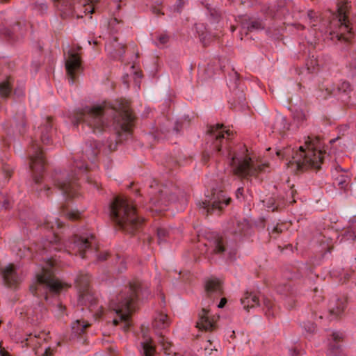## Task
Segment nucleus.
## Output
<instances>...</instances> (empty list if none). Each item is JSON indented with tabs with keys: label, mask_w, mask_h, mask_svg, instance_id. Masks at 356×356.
<instances>
[{
	"label": "nucleus",
	"mask_w": 356,
	"mask_h": 356,
	"mask_svg": "<svg viewBox=\"0 0 356 356\" xmlns=\"http://www.w3.org/2000/svg\"><path fill=\"white\" fill-rule=\"evenodd\" d=\"M264 305H266V307H268V311L266 312V315H270V311H269V309H270V308H272V307H273V303L270 302V300H266V299L264 300Z\"/></svg>",
	"instance_id": "nucleus-57"
},
{
	"label": "nucleus",
	"mask_w": 356,
	"mask_h": 356,
	"mask_svg": "<svg viewBox=\"0 0 356 356\" xmlns=\"http://www.w3.org/2000/svg\"><path fill=\"white\" fill-rule=\"evenodd\" d=\"M231 201V197H227L224 191L213 190L209 199L200 202L199 206L207 215L216 211L220 213L224 207L229 205Z\"/></svg>",
	"instance_id": "nucleus-9"
},
{
	"label": "nucleus",
	"mask_w": 356,
	"mask_h": 356,
	"mask_svg": "<svg viewBox=\"0 0 356 356\" xmlns=\"http://www.w3.org/2000/svg\"><path fill=\"white\" fill-rule=\"evenodd\" d=\"M142 355L143 356H154L156 353V348L152 343V339H147L145 341L141 342Z\"/></svg>",
	"instance_id": "nucleus-30"
},
{
	"label": "nucleus",
	"mask_w": 356,
	"mask_h": 356,
	"mask_svg": "<svg viewBox=\"0 0 356 356\" xmlns=\"http://www.w3.org/2000/svg\"><path fill=\"white\" fill-rule=\"evenodd\" d=\"M205 7L209 11L211 20L213 22H218L220 19V13L216 8H211L209 4H207Z\"/></svg>",
	"instance_id": "nucleus-37"
},
{
	"label": "nucleus",
	"mask_w": 356,
	"mask_h": 356,
	"mask_svg": "<svg viewBox=\"0 0 356 356\" xmlns=\"http://www.w3.org/2000/svg\"><path fill=\"white\" fill-rule=\"evenodd\" d=\"M268 230L269 231V234L270 236L273 237L274 238H277L278 236L283 232V229L281 228L279 224L274 227L271 231L269 230V228H268Z\"/></svg>",
	"instance_id": "nucleus-44"
},
{
	"label": "nucleus",
	"mask_w": 356,
	"mask_h": 356,
	"mask_svg": "<svg viewBox=\"0 0 356 356\" xmlns=\"http://www.w3.org/2000/svg\"><path fill=\"white\" fill-rule=\"evenodd\" d=\"M29 154L33 181L35 184H39L42 180L46 161L44 152L36 140L32 141Z\"/></svg>",
	"instance_id": "nucleus-8"
},
{
	"label": "nucleus",
	"mask_w": 356,
	"mask_h": 356,
	"mask_svg": "<svg viewBox=\"0 0 356 356\" xmlns=\"http://www.w3.org/2000/svg\"><path fill=\"white\" fill-rule=\"evenodd\" d=\"M109 255L107 253L101 254L98 256V259L100 261H106L108 258Z\"/></svg>",
	"instance_id": "nucleus-61"
},
{
	"label": "nucleus",
	"mask_w": 356,
	"mask_h": 356,
	"mask_svg": "<svg viewBox=\"0 0 356 356\" xmlns=\"http://www.w3.org/2000/svg\"><path fill=\"white\" fill-rule=\"evenodd\" d=\"M1 200H3L2 202V207L7 209L9 207L10 202L7 198H5L4 196L1 194L0 195V203L1 202Z\"/></svg>",
	"instance_id": "nucleus-53"
},
{
	"label": "nucleus",
	"mask_w": 356,
	"mask_h": 356,
	"mask_svg": "<svg viewBox=\"0 0 356 356\" xmlns=\"http://www.w3.org/2000/svg\"><path fill=\"white\" fill-rule=\"evenodd\" d=\"M307 18L309 19V22L311 26H315L316 24H314V22L316 21L317 19L316 13L312 10H309L307 12Z\"/></svg>",
	"instance_id": "nucleus-46"
},
{
	"label": "nucleus",
	"mask_w": 356,
	"mask_h": 356,
	"mask_svg": "<svg viewBox=\"0 0 356 356\" xmlns=\"http://www.w3.org/2000/svg\"><path fill=\"white\" fill-rule=\"evenodd\" d=\"M349 177L347 175H341L336 178V181L341 189L346 190L348 183Z\"/></svg>",
	"instance_id": "nucleus-38"
},
{
	"label": "nucleus",
	"mask_w": 356,
	"mask_h": 356,
	"mask_svg": "<svg viewBox=\"0 0 356 356\" xmlns=\"http://www.w3.org/2000/svg\"><path fill=\"white\" fill-rule=\"evenodd\" d=\"M36 134H39L41 142L44 145L52 143V118L47 117L44 122L38 127Z\"/></svg>",
	"instance_id": "nucleus-16"
},
{
	"label": "nucleus",
	"mask_w": 356,
	"mask_h": 356,
	"mask_svg": "<svg viewBox=\"0 0 356 356\" xmlns=\"http://www.w3.org/2000/svg\"><path fill=\"white\" fill-rule=\"evenodd\" d=\"M117 262L119 263L118 270L122 272L127 269V262L125 258L120 255H116Z\"/></svg>",
	"instance_id": "nucleus-42"
},
{
	"label": "nucleus",
	"mask_w": 356,
	"mask_h": 356,
	"mask_svg": "<svg viewBox=\"0 0 356 356\" xmlns=\"http://www.w3.org/2000/svg\"><path fill=\"white\" fill-rule=\"evenodd\" d=\"M303 327L305 330V331L308 333L313 334L315 332L316 330V326L315 323L312 322H305L303 325Z\"/></svg>",
	"instance_id": "nucleus-45"
},
{
	"label": "nucleus",
	"mask_w": 356,
	"mask_h": 356,
	"mask_svg": "<svg viewBox=\"0 0 356 356\" xmlns=\"http://www.w3.org/2000/svg\"><path fill=\"white\" fill-rule=\"evenodd\" d=\"M337 40H339V41H345V42H348L349 40V38L350 37L349 36H346L344 35V33L342 32L339 34H337Z\"/></svg>",
	"instance_id": "nucleus-55"
},
{
	"label": "nucleus",
	"mask_w": 356,
	"mask_h": 356,
	"mask_svg": "<svg viewBox=\"0 0 356 356\" xmlns=\"http://www.w3.org/2000/svg\"><path fill=\"white\" fill-rule=\"evenodd\" d=\"M159 343L162 346L164 353L168 355L173 356L175 352L173 349V346L171 342L168 341L163 336H161Z\"/></svg>",
	"instance_id": "nucleus-32"
},
{
	"label": "nucleus",
	"mask_w": 356,
	"mask_h": 356,
	"mask_svg": "<svg viewBox=\"0 0 356 356\" xmlns=\"http://www.w3.org/2000/svg\"><path fill=\"white\" fill-rule=\"evenodd\" d=\"M157 39L161 44H165L170 40V35L167 33L164 32L159 34Z\"/></svg>",
	"instance_id": "nucleus-48"
},
{
	"label": "nucleus",
	"mask_w": 356,
	"mask_h": 356,
	"mask_svg": "<svg viewBox=\"0 0 356 356\" xmlns=\"http://www.w3.org/2000/svg\"><path fill=\"white\" fill-rule=\"evenodd\" d=\"M291 152V149L290 148H287L286 149H284V150H277L276 152V154L278 156H285L287 154H289Z\"/></svg>",
	"instance_id": "nucleus-54"
},
{
	"label": "nucleus",
	"mask_w": 356,
	"mask_h": 356,
	"mask_svg": "<svg viewBox=\"0 0 356 356\" xmlns=\"http://www.w3.org/2000/svg\"><path fill=\"white\" fill-rule=\"evenodd\" d=\"M152 11L156 16H160V15H164V13L161 12L160 8H156L155 6L152 8Z\"/></svg>",
	"instance_id": "nucleus-58"
},
{
	"label": "nucleus",
	"mask_w": 356,
	"mask_h": 356,
	"mask_svg": "<svg viewBox=\"0 0 356 356\" xmlns=\"http://www.w3.org/2000/svg\"><path fill=\"white\" fill-rule=\"evenodd\" d=\"M140 287L138 281L130 282L129 286L125 288L116 297V300H112L111 307L119 316V319H113V323L117 325L120 322L123 323L122 330L127 332L130 327V314L134 310V304L138 298V292Z\"/></svg>",
	"instance_id": "nucleus-5"
},
{
	"label": "nucleus",
	"mask_w": 356,
	"mask_h": 356,
	"mask_svg": "<svg viewBox=\"0 0 356 356\" xmlns=\"http://www.w3.org/2000/svg\"><path fill=\"white\" fill-rule=\"evenodd\" d=\"M51 354V349L50 348H48L45 350V352L42 355V356H50Z\"/></svg>",
	"instance_id": "nucleus-64"
},
{
	"label": "nucleus",
	"mask_w": 356,
	"mask_h": 356,
	"mask_svg": "<svg viewBox=\"0 0 356 356\" xmlns=\"http://www.w3.org/2000/svg\"><path fill=\"white\" fill-rule=\"evenodd\" d=\"M110 217L120 229L130 234H134L143 221L137 216L135 207L119 197L110 204Z\"/></svg>",
	"instance_id": "nucleus-4"
},
{
	"label": "nucleus",
	"mask_w": 356,
	"mask_h": 356,
	"mask_svg": "<svg viewBox=\"0 0 356 356\" xmlns=\"http://www.w3.org/2000/svg\"><path fill=\"white\" fill-rule=\"evenodd\" d=\"M320 140V136H308L305 141L307 149L300 146L298 150L293 151L291 159L286 163L287 168L295 174L302 173L309 169L319 170L325 154L316 148Z\"/></svg>",
	"instance_id": "nucleus-3"
},
{
	"label": "nucleus",
	"mask_w": 356,
	"mask_h": 356,
	"mask_svg": "<svg viewBox=\"0 0 356 356\" xmlns=\"http://www.w3.org/2000/svg\"><path fill=\"white\" fill-rule=\"evenodd\" d=\"M109 113H113L115 129L117 134V142H122L132 135L136 116L127 102L121 101L118 109L106 104L92 107L86 106L74 113V125L85 122L93 129V131L102 132L107 122L104 118Z\"/></svg>",
	"instance_id": "nucleus-1"
},
{
	"label": "nucleus",
	"mask_w": 356,
	"mask_h": 356,
	"mask_svg": "<svg viewBox=\"0 0 356 356\" xmlns=\"http://www.w3.org/2000/svg\"><path fill=\"white\" fill-rule=\"evenodd\" d=\"M168 234V231L164 228H159L157 229V236H158L159 243L161 241H163L165 239V238L167 236Z\"/></svg>",
	"instance_id": "nucleus-49"
},
{
	"label": "nucleus",
	"mask_w": 356,
	"mask_h": 356,
	"mask_svg": "<svg viewBox=\"0 0 356 356\" xmlns=\"http://www.w3.org/2000/svg\"><path fill=\"white\" fill-rule=\"evenodd\" d=\"M86 1L90 4V10L89 11L90 13H94L95 6L98 3L99 0H86Z\"/></svg>",
	"instance_id": "nucleus-52"
},
{
	"label": "nucleus",
	"mask_w": 356,
	"mask_h": 356,
	"mask_svg": "<svg viewBox=\"0 0 356 356\" xmlns=\"http://www.w3.org/2000/svg\"><path fill=\"white\" fill-rule=\"evenodd\" d=\"M126 47V44L119 42L118 38L115 37L106 44V51L112 58L122 60Z\"/></svg>",
	"instance_id": "nucleus-14"
},
{
	"label": "nucleus",
	"mask_w": 356,
	"mask_h": 356,
	"mask_svg": "<svg viewBox=\"0 0 356 356\" xmlns=\"http://www.w3.org/2000/svg\"><path fill=\"white\" fill-rule=\"evenodd\" d=\"M90 324L83 321L76 320L72 324V333L76 336H81L86 332V328L89 327Z\"/></svg>",
	"instance_id": "nucleus-27"
},
{
	"label": "nucleus",
	"mask_w": 356,
	"mask_h": 356,
	"mask_svg": "<svg viewBox=\"0 0 356 356\" xmlns=\"http://www.w3.org/2000/svg\"><path fill=\"white\" fill-rule=\"evenodd\" d=\"M346 307V300L343 299H336L330 302L329 308V317L330 320L337 319L344 312Z\"/></svg>",
	"instance_id": "nucleus-19"
},
{
	"label": "nucleus",
	"mask_w": 356,
	"mask_h": 356,
	"mask_svg": "<svg viewBox=\"0 0 356 356\" xmlns=\"http://www.w3.org/2000/svg\"><path fill=\"white\" fill-rule=\"evenodd\" d=\"M250 229V225L248 222L243 219L237 222V228L234 231L235 234H244Z\"/></svg>",
	"instance_id": "nucleus-35"
},
{
	"label": "nucleus",
	"mask_w": 356,
	"mask_h": 356,
	"mask_svg": "<svg viewBox=\"0 0 356 356\" xmlns=\"http://www.w3.org/2000/svg\"><path fill=\"white\" fill-rule=\"evenodd\" d=\"M1 356H10L9 353L3 348L0 350Z\"/></svg>",
	"instance_id": "nucleus-63"
},
{
	"label": "nucleus",
	"mask_w": 356,
	"mask_h": 356,
	"mask_svg": "<svg viewBox=\"0 0 356 356\" xmlns=\"http://www.w3.org/2000/svg\"><path fill=\"white\" fill-rule=\"evenodd\" d=\"M54 221H51L49 219H47L44 225V227L47 229H54L55 225L58 228L62 227L58 219L54 218Z\"/></svg>",
	"instance_id": "nucleus-41"
},
{
	"label": "nucleus",
	"mask_w": 356,
	"mask_h": 356,
	"mask_svg": "<svg viewBox=\"0 0 356 356\" xmlns=\"http://www.w3.org/2000/svg\"><path fill=\"white\" fill-rule=\"evenodd\" d=\"M351 6L348 0H337V13L339 22L341 24L340 30L346 31L349 35L351 34L353 27L348 19V13Z\"/></svg>",
	"instance_id": "nucleus-12"
},
{
	"label": "nucleus",
	"mask_w": 356,
	"mask_h": 356,
	"mask_svg": "<svg viewBox=\"0 0 356 356\" xmlns=\"http://www.w3.org/2000/svg\"><path fill=\"white\" fill-rule=\"evenodd\" d=\"M67 218L71 220H76L81 218V213L78 211H70L65 213Z\"/></svg>",
	"instance_id": "nucleus-43"
},
{
	"label": "nucleus",
	"mask_w": 356,
	"mask_h": 356,
	"mask_svg": "<svg viewBox=\"0 0 356 356\" xmlns=\"http://www.w3.org/2000/svg\"><path fill=\"white\" fill-rule=\"evenodd\" d=\"M320 97L327 99L330 96H336V89L332 84H321L319 86Z\"/></svg>",
	"instance_id": "nucleus-29"
},
{
	"label": "nucleus",
	"mask_w": 356,
	"mask_h": 356,
	"mask_svg": "<svg viewBox=\"0 0 356 356\" xmlns=\"http://www.w3.org/2000/svg\"><path fill=\"white\" fill-rule=\"evenodd\" d=\"M70 285L63 283L56 279L51 270L43 268L40 273L36 275L35 286H31L30 290L35 296H40V291H44V298L47 300V291L53 294H59L65 287Z\"/></svg>",
	"instance_id": "nucleus-7"
},
{
	"label": "nucleus",
	"mask_w": 356,
	"mask_h": 356,
	"mask_svg": "<svg viewBox=\"0 0 356 356\" xmlns=\"http://www.w3.org/2000/svg\"><path fill=\"white\" fill-rule=\"evenodd\" d=\"M168 188L165 186H163L162 188H159L158 193H159V200L161 202H170V201H175L176 198L170 195L168 191Z\"/></svg>",
	"instance_id": "nucleus-33"
},
{
	"label": "nucleus",
	"mask_w": 356,
	"mask_h": 356,
	"mask_svg": "<svg viewBox=\"0 0 356 356\" xmlns=\"http://www.w3.org/2000/svg\"><path fill=\"white\" fill-rule=\"evenodd\" d=\"M207 143L209 145V150L222 155L225 148L227 152V156L231 158L230 165L234 175L245 178L256 176L259 172L264 170L265 165H255L252 159L245 156L232 155L231 150L227 147L228 137L232 135L229 129H227L223 124L218 123L211 125L207 130Z\"/></svg>",
	"instance_id": "nucleus-2"
},
{
	"label": "nucleus",
	"mask_w": 356,
	"mask_h": 356,
	"mask_svg": "<svg viewBox=\"0 0 356 356\" xmlns=\"http://www.w3.org/2000/svg\"><path fill=\"white\" fill-rule=\"evenodd\" d=\"M181 127V126L178 122L165 120L163 124L161 126L160 129L162 133L175 132L178 134Z\"/></svg>",
	"instance_id": "nucleus-28"
},
{
	"label": "nucleus",
	"mask_w": 356,
	"mask_h": 356,
	"mask_svg": "<svg viewBox=\"0 0 356 356\" xmlns=\"http://www.w3.org/2000/svg\"><path fill=\"white\" fill-rule=\"evenodd\" d=\"M244 189L243 188L241 187L238 188L236 191V198H239L241 196H243V195Z\"/></svg>",
	"instance_id": "nucleus-59"
},
{
	"label": "nucleus",
	"mask_w": 356,
	"mask_h": 356,
	"mask_svg": "<svg viewBox=\"0 0 356 356\" xmlns=\"http://www.w3.org/2000/svg\"><path fill=\"white\" fill-rule=\"evenodd\" d=\"M289 124L286 122V118L281 115L275 117L271 129L273 133H277L280 135L284 134L286 131L289 129Z\"/></svg>",
	"instance_id": "nucleus-21"
},
{
	"label": "nucleus",
	"mask_w": 356,
	"mask_h": 356,
	"mask_svg": "<svg viewBox=\"0 0 356 356\" xmlns=\"http://www.w3.org/2000/svg\"><path fill=\"white\" fill-rule=\"evenodd\" d=\"M13 79L10 76L0 83V99H7L13 92Z\"/></svg>",
	"instance_id": "nucleus-25"
},
{
	"label": "nucleus",
	"mask_w": 356,
	"mask_h": 356,
	"mask_svg": "<svg viewBox=\"0 0 356 356\" xmlns=\"http://www.w3.org/2000/svg\"><path fill=\"white\" fill-rule=\"evenodd\" d=\"M226 250L225 243L222 237H218L214 241L213 253L222 254Z\"/></svg>",
	"instance_id": "nucleus-34"
},
{
	"label": "nucleus",
	"mask_w": 356,
	"mask_h": 356,
	"mask_svg": "<svg viewBox=\"0 0 356 356\" xmlns=\"http://www.w3.org/2000/svg\"><path fill=\"white\" fill-rule=\"evenodd\" d=\"M241 302L243 306L244 309L249 311L250 308L254 307L259 305V300L257 296L252 292L246 291L243 298L241 299Z\"/></svg>",
	"instance_id": "nucleus-23"
},
{
	"label": "nucleus",
	"mask_w": 356,
	"mask_h": 356,
	"mask_svg": "<svg viewBox=\"0 0 356 356\" xmlns=\"http://www.w3.org/2000/svg\"><path fill=\"white\" fill-rule=\"evenodd\" d=\"M21 26H22L21 23L17 22H16L15 26L12 28V30H10L7 28H3L2 29H0V33L3 34L5 37H6L8 38H11L13 34L15 32H17V29L18 30H19L21 29Z\"/></svg>",
	"instance_id": "nucleus-36"
},
{
	"label": "nucleus",
	"mask_w": 356,
	"mask_h": 356,
	"mask_svg": "<svg viewBox=\"0 0 356 356\" xmlns=\"http://www.w3.org/2000/svg\"><path fill=\"white\" fill-rule=\"evenodd\" d=\"M2 170L7 179H10L12 177L13 171V169L8 165H3L2 166Z\"/></svg>",
	"instance_id": "nucleus-50"
},
{
	"label": "nucleus",
	"mask_w": 356,
	"mask_h": 356,
	"mask_svg": "<svg viewBox=\"0 0 356 356\" xmlns=\"http://www.w3.org/2000/svg\"><path fill=\"white\" fill-rule=\"evenodd\" d=\"M48 9V6L45 3H35V10L40 13V14L43 15L46 13Z\"/></svg>",
	"instance_id": "nucleus-47"
},
{
	"label": "nucleus",
	"mask_w": 356,
	"mask_h": 356,
	"mask_svg": "<svg viewBox=\"0 0 356 356\" xmlns=\"http://www.w3.org/2000/svg\"><path fill=\"white\" fill-rule=\"evenodd\" d=\"M264 28V26L261 21L260 20H254L250 22V25L248 27V31H252L254 30H261Z\"/></svg>",
	"instance_id": "nucleus-39"
},
{
	"label": "nucleus",
	"mask_w": 356,
	"mask_h": 356,
	"mask_svg": "<svg viewBox=\"0 0 356 356\" xmlns=\"http://www.w3.org/2000/svg\"><path fill=\"white\" fill-rule=\"evenodd\" d=\"M227 302V300L226 298H221V300L218 305V307L223 308L225 307V305H226Z\"/></svg>",
	"instance_id": "nucleus-60"
},
{
	"label": "nucleus",
	"mask_w": 356,
	"mask_h": 356,
	"mask_svg": "<svg viewBox=\"0 0 356 356\" xmlns=\"http://www.w3.org/2000/svg\"><path fill=\"white\" fill-rule=\"evenodd\" d=\"M351 57L354 59V62L350 63V65L356 69V52H353L351 54Z\"/></svg>",
	"instance_id": "nucleus-62"
},
{
	"label": "nucleus",
	"mask_w": 356,
	"mask_h": 356,
	"mask_svg": "<svg viewBox=\"0 0 356 356\" xmlns=\"http://www.w3.org/2000/svg\"><path fill=\"white\" fill-rule=\"evenodd\" d=\"M58 8L66 15L72 14L74 6L79 0H53Z\"/></svg>",
	"instance_id": "nucleus-24"
},
{
	"label": "nucleus",
	"mask_w": 356,
	"mask_h": 356,
	"mask_svg": "<svg viewBox=\"0 0 356 356\" xmlns=\"http://www.w3.org/2000/svg\"><path fill=\"white\" fill-rule=\"evenodd\" d=\"M332 337V342L329 345L328 354L330 356H343L340 343L343 341L344 334L342 332H334Z\"/></svg>",
	"instance_id": "nucleus-18"
},
{
	"label": "nucleus",
	"mask_w": 356,
	"mask_h": 356,
	"mask_svg": "<svg viewBox=\"0 0 356 356\" xmlns=\"http://www.w3.org/2000/svg\"><path fill=\"white\" fill-rule=\"evenodd\" d=\"M83 153L88 160L93 161L99 153V143L96 140L86 143Z\"/></svg>",
	"instance_id": "nucleus-22"
},
{
	"label": "nucleus",
	"mask_w": 356,
	"mask_h": 356,
	"mask_svg": "<svg viewBox=\"0 0 356 356\" xmlns=\"http://www.w3.org/2000/svg\"><path fill=\"white\" fill-rule=\"evenodd\" d=\"M170 325L168 315L159 314L154 318L153 326L158 329H164Z\"/></svg>",
	"instance_id": "nucleus-31"
},
{
	"label": "nucleus",
	"mask_w": 356,
	"mask_h": 356,
	"mask_svg": "<svg viewBox=\"0 0 356 356\" xmlns=\"http://www.w3.org/2000/svg\"><path fill=\"white\" fill-rule=\"evenodd\" d=\"M88 170V165L81 161H74V169L72 173H60L54 178L55 186L67 198H73L78 195L79 177Z\"/></svg>",
	"instance_id": "nucleus-6"
},
{
	"label": "nucleus",
	"mask_w": 356,
	"mask_h": 356,
	"mask_svg": "<svg viewBox=\"0 0 356 356\" xmlns=\"http://www.w3.org/2000/svg\"><path fill=\"white\" fill-rule=\"evenodd\" d=\"M93 240L94 236L92 234L90 236L74 235L70 239L66 247L75 253L79 252L81 258L84 259L85 253L90 248Z\"/></svg>",
	"instance_id": "nucleus-10"
},
{
	"label": "nucleus",
	"mask_w": 356,
	"mask_h": 356,
	"mask_svg": "<svg viewBox=\"0 0 356 356\" xmlns=\"http://www.w3.org/2000/svg\"><path fill=\"white\" fill-rule=\"evenodd\" d=\"M86 180H87V181H88L89 184H90L93 185V186H94V187H95L97 189H98V190H99V189L100 188V186H100V184L97 182V181H96V180H95V179H92L90 177H89V176H88V175H86Z\"/></svg>",
	"instance_id": "nucleus-51"
},
{
	"label": "nucleus",
	"mask_w": 356,
	"mask_h": 356,
	"mask_svg": "<svg viewBox=\"0 0 356 356\" xmlns=\"http://www.w3.org/2000/svg\"><path fill=\"white\" fill-rule=\"evenodd\" d=\"M335 89L336 96H344V101L347 102L350 101V96L349 95L352 92L353 89L348 81H343L341 82Z\"/></svg>",
	"instance_id": "nucleus-26"
},
{
	"label": "nucleus",
	"mask_w": 356,
	"mask_h": 356,
	"mask_svg": "<svg viewBox=\"0 0 356 356\" xmlns=\"http://www.w3.org/2000/svg\"><path fill=\"white\" fill-rule=\"evenodd\" d=\"M205 291L207 297L214 301L223 294L222 283L218 279L209 280L205 283Z\"/></svg>",
	"instance_id": "nucleus-17"
},
{
	"label": "nucleus",
	"mask_w": 356,
	"mask_h": 356,
	"mask_svg": "<svg viewBox=\"0 0 356 356\" xmlns=\"http://www.w3.org/2000/svg\"><path fill=\"white\" fill-rule=\"evenodd\" d=\"M3 278L5 284L8 286H15L18 283V276L17 275L13 264H9L2 271Z\"/></svg>",
	"instance_id": "nucleus-20"
},
{
	"label": "nucleus",
	"mask_w": 356,
	"mask_h": 356,
	"mask_svg": "<svg viewBox=\"0 0 356 356\" xmlns=\"http://www.w3.org/2000/svg\"><path fill=\"white\" fill-rule=\"evenodd\" d=\"M195 29L201 39L207 37V28L203 24H196Z\"/></svg>",
	"instance_id": "nucleus-40"
},
{
	"label": "nucleus",
	"mask_w": 356,
	"mask_h": 356,
	"mask_svg": "<svg viewBox=\"0 0 356 356\" xmlns=\"http://www.w3.org/2000/svg\"><path fill=\"white\" fill-rule=\"evenodd\" d=\"M82 69L81 58L79 54L70 52L65 61V70L70 84H74L77 74Z\"/></svg>",
	"instance_id": "nucleus-11"
},
{
	"label": "nucleus",
	"mask_w": 356,
	"mask_h": 356,
	"mask_svg": "<svg viewBox=\"0 0 356 356\" xmlns=\"http://www.w3.org/2000/svg\"><path fill=\"white\" fill-rule=\"evenodd\" d=\"M196 327L201 330L213 331L216 329V323L209 316V309L202 308L198 314Z\"/></svg>",
	"instance_id": "nucleus-15"
},
{
	"label": "nucleus",
	"mask_w": 356,
	"mask_h": 356,
	"mask_svg": "<svg viewBox=\"0 0 356 356\" xmlns=\"http://www.w3.org/2000/svg\"><path fill=\"white\" fill-rule=\"evenodd\" d=\"M90 281V276L88 274H81L76 279V283L79 289L80 299L83 301H89L90 302V309L92 311V307L97 303V300L89 292Z\"/></svg>",
	"instance_id": "nucleus-13"
},
{
	"label": "nucleus",
	"mask_w": 356,
	"mask_h": 356,
	"mask_svg": "<svg viewBox=\"0 0 356 356\" xmlns=\"http://www.w3.org/2000/svg\"><path fill=\"white\" fill-rule=\"evenodd\" d=\"M209 159H210V155L207 152H204L202 153V162L206 164L209 161Z\"/></svg>",
	"instance_id": "nucleus-56"
}]
</instances>
